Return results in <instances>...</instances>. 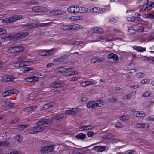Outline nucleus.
Returning a JSON list of instances; mask_svg holds the SVG:
<instances>
[{"mask_svg":"<svg viewBox=\"0 0 154 154\" xmlns=\"http://www.w3.org/2000/svg\"><path fill=\"white\" fill-rule=\"evenodd\" d=\"M93 32L94 33H100L102 32V30L98 27H95L93 28Z\"/></svg>","mask_w":154,"mask_h":154,"instance_id":"33","label":"nucleus"},{"mask_svg":"<svg viewBox=\"0 0 154 154\" xmlns=\"http://www.w3.org/2000/svg\"><path fill=\"white\" fill-rule=\"evenodd\" d=\"M15 47L16 53L21 52L24 49V48L21 46H16Z\"/></svg>","mask_w":154,"mask_h":154,"instance_id":"30","label":"nucleus"},{"mask_svg":"<svg viewBox=\"0 0 154 154\" xmlns=\"http://www.w3.org/2000/svg\"><path fill=\"white\" fill-rule=\"evenodd\" d=\"M11 95L14 94H17L18 92V91L16 89L11 90Z\"/></svg>","mask_w":154,"mask_h":154,"instance_id":"59","label":"nucleus"},{"mask_svg":"<svg viewBox=\"0 0 154 154\" xmlns=\"http://www.w3.org/2000/svg\"><path fill=\"white\" fill-rule=\"evenodd\" d=\"M61 29L62 30H70V25L62 26L61 27Z\"/></svg>","mask_w":154,"mask_h":154,"instance_id":"40","label":"nucleus"},{"mask_svg":"<svg viewBox=\"0 0 154 154\" xmlns=\"http://www.w3.org/2000/svg\"><path fill=\"white\" fill-rule=\"evenodd\" d=\"M15 48V46L12 47H10L7 49L6 51L10 54L16 53Z\"/></svg>","mask_w":154,"mask_h":154,"instance_id":"24","label":"nucleus"},{"mask_svg":"<svg viewBox=\"0 0 154 154\" xmlns=\"http://www.w3.org/2000/svg\"><path fill=\"white\" fill-rule=\"evenodd\" d=\"M133 48L139 52H143L146 50L145 48H143L141 46H134Z\"/></svg>","mask_w":154,"mask_h":154,"instance_id":"19","label":"nucleus"},{"mask_svg":"<svg viewBox=\"0 0 154 154\" xmlns=\"http://www.w3.org/2000/svg\"><path fill=\"white\" fill-rule=\"evenodd\" d=\"M54 146L51 145L42 147L40 151L42 153L49 152H52L54 149Z\"/></svg>","mask_w":154,"mask_h":154,"instance_id":"8","label":"nucleus"},{"mask_svg":"<svg viewBox=\"0 0 154 154\" xmlns=\"http://www.w3.org/2000/svg\"><path fill=\"white\" fill-rule=\"evenodd\" d=\"M9 144L8 142L6 141L0 142V146H7Z\"/></svg>","mask_w":154,"mask_h":154,"instance_id":"46","label":"nucleus"},{"mask_svg":"<svg viewBox=\"0 0 154 154\" xmlns=\"http://www.w3.org/2000/svg\"><path fill=\"white\" fill-rule=\"evenodd\" d=\"M149 82V80L148 79H144L142 80L141 81V83L143 84L148 83Z\"/></svg>","mask_w":154,"mask_h":154,"instance_id":"54","label":"nucleus"},{"mask_svg":"<svg viewBox=\"0 0 154 154\" xmlns=\"http://www.w3.org/2000/svg\"><path fill=\"white\" fill-rule=\"evenodd\" d=\"M75 74L74 70H69L67 72H65L64 75L65 77L70 76L74 75Z\"/></svg>","mask_w":154,"mask_h":154,"instance_id":"20","label":"nucleus"},{"mask_svg":"<svg viewBox=\"0 0 154 154\" xmlns=\"http://www.w3.org/2000/svg\"><path fill=\"white\" fill-rule=\"evenodd\" d=\"M23 16L21 15H14L8 18H5L3 20L2 22L3 23H11L15 22L16 21L21 19Z\"/></svg>","mask_w":154,"mask_h":154,"instance_id":"4","label":"nucleus"},{"mask_svg":"<svg viewBox=\"0 0 154 154\" xmlns=\"http://www.w3.org/2000/svg\"><path fill=\"white\" fill-rule=\"evenodd\" d=\"M17 140L20 143L22 140V137L20 135H18L16 137Z\"/></svg>","mask_w":154,"mask_h":154,"instance_id":"50","label":"nucleus"},{"mask_svg":"<svg viewBox=\"0 0 154 154\" xmlns=\"http://www.w3.org/2000/svg\"><path fill=\"white\" fill-rule=\"evenodd\" d=\"M11 90L6 91L2 93V96L4 97L10 96L11 95Z\"/></svg>","mask_w":154,"mask_h":154,"instance_id":"35","label":"nucleus"},{"mask_svg":"<svg viewBox=\"0 0 154 154\" xmlns=\"http://www.w3.org/2000/svg\"><path fill=\"white\" fill-rule=\"evenodd\" d=\"M135 91H133L131 92V93L128 94L126 96H123V97L124 99H129L132 96V94H134V95H135Z\"/></svg>","mask_w":154,"mask_h":154,"instance_id":"37","label":"nucleus"},{"mask_svg":"<svg viewBox=\"0 0 154 154\" xmlns=\"http://www.w3.org/2000/svg\"><path fill=\"white\" fill-rule=\"evenodd\" d=\"M86 85V86L90 85H91L94 84V83L92 81H86L85 82Z\"/></svg>","mask_w":154,"mask_h":154,"instance_id":"57","label":"nucleus"},{"mask_svg":"<svg viewBox=\"0 0 154 154\" xmlns=\"http://www.w3.org/2000/svg\"><path fill=\"white\" fill-rule=\"evenodd\" d=\"M147 126V125L145 123L137 124L136 125V127L138 128H146Z\"/></svg>","mask_w":154,"mask_h":154,"instance_id":"31","label":"nucleus"},{"mask_svg":"<svg viewBox=\"0 0 154 154\" xmlns=\"http://www.w3.org/2000/svg\"><path fill=\"white\" fill-rule=\"evenodd\" d=\"M26 28L27 29H32L36 27V23H33L28 25H24V28Z\"/></svg>","mask_w":154,"mask_h":154,"instance_id":"17","label":"nucleus"},{"mask_svg":"<svg viewBox=\"0 0 154 154\" xmlns=\"http://www.w3.org/2000/svg\"><path fill=\"white\" fill-rule=\"evenodd\" d=\"M13 66L15 67H23L24 66L23 61L14 63L13 64Z\"/></svg>","mask_w":154,"mask_h":154,"instance_id":"25","label":"nucleus"},{"mask_svg":"<svg viewBox=\"0 0 154 154\" xmlns=\"http://www.w3.org/2000/svg\"><path fill=\"white\" fill-rule=\"evenodd\" d=\"M15 77L12 76H5L4 77L3 80L5 81H12L15 79Z\"/></svg>","mask_w":154,"mask_h":154,"instance_id":"22","label":"nucleus"},{"mask_svg":"<svg viewBox=\"0 0 154 154\" xmlns=\"http://www.w3.org/2000/svg\"><path fill=\"white\" fill-rule=\"evenodd\" d=\"M45 128L43 126L37 125L36 126L30 127L27 131L29 134H35L42 131Z\"/></svg>","mask_w":154,"mask_h":154,"instance_id":"3","label":"nucleus"},{"mask_svg":"<svg viewBox=\"0 0 154 154\" xmlns=\"http://www.w3.org/2000/svg\"><path fill=\"white\" fill-rule=\"evenodd\" d=\"M61 84V83L59 82H55L54 83H52L51 85V87L53 88H57L60 87Z\"/></svg>","mask_w":154,"mask_h":154,"instance_id":"41","label":"nucleus"},{"mask_svg":"<svg viewBox=\"0 0 154 154\" xmlns=\"http://www.w3.org/2000/svg\"><path fill=\"white\" fill-rule=\"evenodd\" d=\"M33 69V68H30L29 67H25L23 68L22 69V71L23 73L26 72L30 70Z\"/></svg>","mask_w":154,"mask_h":154,"instance_id":"38","label":"nucleus"},{"mask_svg":"<svg viewBox=\"0 0 154 154\" xmlns=\"http://www.w3.org/2000/svg\"><path fill=\"white\" fill-rule=\"evenodd\" d=\"M32 11L35 12H42L46 11L47 8L42 6H37L32 8Z\"/></svg>","mask_w":154,"mask_h":154,"instance_id":"12","label":"nucleus"},{"mask_svg":"<svg viewBox=\"0 0 154 154\" xmlns=\"http://www.w3.org/2000/svg\"><path fill=\"white\" fill-rule=\"evenodd\" d=\"M130 87L131 88L134 89H137L139 88V86L138 85H131Z\"/></svg>","mask_w":154,"mask_h":154,"instance_id":"62","label":"nucleus"},{"mask_svg":"<svg viewBox=\"0 0 154 154\" xmlns=\"http://www.w3.org/2000/svg\"><path fill=\"white\" fill-rule=\"evenodd\" d=\"M28 35V33L27 32L19 33L12 35L10 37V39L14 41L17 40L20 38H22Z\"/></svg>","mask_w":154,"mask_h":154,"instance_id":"5","label":"nucleus"},{"mask_svg":"<svg viewBox=\"0 0 154 154\" xmlns=\"http://www.w3.org/2000/svg\"><path fill=\"white\" fill-rule=\"evenodd\" d=\"M129 118V116L125 115L120 116L119 119L120 120L122 121H126L127 120H128Z\"/></svg>","mask_w":154,"mask_h":154,"instance_id":"34","label":"nucleus"},{"mask_svg":"<svg viewBox=\"0 0 154 154\" xmlns=\"http://www.w3.org/2000/svg\"><path fill=\"white\" fill-rule=\"evenodd\" d=\"M103 103L101 100H97L96 101H91L88 102L87 105L88 108L94 109L96 107H101Z\"/></svg>","mask_w":154,"mask_h":154,"instance_id":"2","label":"nucleus"},{"mask_svg":"<svg viewBox=\"0 0 154 154\" xmlns=\"http://www.w3.org/2000/svg\"><path fill=\"white\" fill-rule=\"evenodd\" d=\"M28 126L29 125L27 124L19 125L17 126V129L20 131H21L28 127Z\"/></svg>","mask_w":154,"mask_h":154,"instance_id":"28","label":"nucleus"},{"mask_svg":"<svg viewBox=\"0 0 154 154\" xmlns=\"http://www.w3.org/2000/svg\"><path fill=\"white\" fill-rule=\"evenodd\" d=\"M49 13L52 15H62L64 14V12L61 10H58L51 11Z\"/></svg>","mask_w":154,"mask_h":154,"instance_id":"14","label":"nucleus"},{"mask_svg":"<svg viewBox=\"0 0 154 154\" xmlns=\"http://www.w3.org/2000/svg\"><path fill=\"white\" fill-rule=\"evenodd\" d=\"M67 11L71 13H84L87 11V9L84 7L79 6H72L67 8Z\"/></svg>","mask_w":154,"mask_h":154,"instance_id":"1","label":"nucleus"},{"mask_svg":"<svg viewBox=\"0 0 154 154\" xmlns=\"http://www.w3.org/2000/svg\"><path fill=\"white\" fill-rule=\"evenodd\" d=\"M36 106H33L26 107L25 109L24 110L27 112H29L33 110L34 108H36Z\"/></svg>","mask_w":154,"mask_h":154,"instance_id":"43","label":"nucleus"},{"mask_svg":"<svg viewBox=\"0 0 154 154\" xmlns=\"http://www.w3.org/2000/svg\"><path fill=\"white\" fill-rule=\"evenodd\" d=\"M78 109L77 108H72L69 109L68 110L66 111L65 112V115H75L77 113Z\"/></svg>","mask_w":154,"mask_h":154,"instance_id":"10","label":"nucleus"},{"mask_svg":"<svg viewBox=\"0 0 154 154\" xmlns=\"http://www.w3.org/2000/svg\"><path fill=\"white\" fill-rule=\"evenodd\" d=\"M23 63L24 66H29L31 64V63L29 61H23Z\"/></svg>","mask_w":154,"mask_h":154,"instance_id":"60","label":"nucleus"},{"mask_svg":"<svg viewBox=\"0 0 154 154\" xmlns=\"http://www.w3.org/2000/svg\"><path fill=\"white\" fill-rule=\"evenodd\" d=\"M154 7V2H147V5L145 8L144 11H148L150 10Z\"/></svg>","mask_w":154,"mask_h":154,"instance_id":"13","label":"nucleus"},{"mask_svg":"<svg viewBox=\"0 0 154 154\" xmlns=\"http://www.w3.org/2000/svg\"><path fill=\"white\" fill-rule=\"evenodd\" d=\"M108 58L109 59L112 58L114 60H117L118 58L117 55L113 53L110 54L108 55Z\"/></svg>","mask_w":154,"mask_h":154,"instance_id":"21","label":"nucleus"},{"mask_svg":"<svg viewBox=\"0 0 154 154\" xmlns=\"http://www.w3.org/2000/svg\"><path fill=\"white\" fill-rule=\"evenodd\" d=\"M52 122L51 118L44 119L38 121L36 123L37 125L43 126V125L47 124Z\"/></svg>","mask_w":154,"mask_h":154,"instance_id":"9","label":"nucleus"},{"mask_svg":"<svg viewBox=\"0 0 154 154\" xmlns=\"http://www.w3.org/2000/svg\"><path fill=\"white\" fill-rule=\"evenodd\" d=\"M128 32L132 34H134L136 32V30L134 29L133 27H129L128 28Z\"/></svg>","mask_w":154,"mask_h":154,"instance_id":"42","label":"nucleus"},{"mask_svg":"<svg viewBox=\"0 0 154 154\" xmlns=\"http://www.w3.org/2000/svg\"><path fill=\"white\" fill-rule=\"evenodd\" d=\"M68 70V69L64 68L63 67H61L56 69V70L58 72H63L67 71Z\"/></svg>","mask_w":154,"mask_h":154,"instance_id":"36","label":"nucleus"},{"mask_svg":"<svg viewBox=\"0 0 154 154\" xmlns=\"http://www.w3.org/2000/svg\"><path fill=\"white\" fill-rule=\"evenodd\" d=\"M94 149L97 152H102L106 149V148L104 146H96L94 147Z\"/></svg>","mask_w":154,"mask_h":154,"instance_id":"18","label":"nucleus"},{"mask_svg":"<svg viewBox=\"0 0 154 154\" xmlns=\"http://www.w3.org/2000/svg\"><path fill=\"white\" fill-rule=\"evenodd\" d=\"M86 135L82 133L78 134L75 136L76 138L78 139L83 140L85 138Z\"/></svg>","mask_w":154,"mask_h":154,"instance_id":"26","label":"nucleus"},{"mask_svg":"<svg viewBox=\"0 0 154 154\" xmlns=\"http://www.w3.org/2000/svg\"><path fill=\"white\" fill-rule=\"evenodd\" d=\"M134 115L137 117H142L145 116V114L143 112L137 111L134 114Z\"/></svg>","mask_w":154,"mask_h":154,"instance_id":"23","label":"nucleus"},{"mask_svg":"<svg viewBox=\"0 0 154 154\" xmlns=\"http://www.w3.org/2000/svg\"><path fill=\"white\" fill-rule=\"evenodd\" d=\"M95 127L90 125H83L77 128V130L78 131H85L90 130L93 129Z\"/></svg>","mask_w":154,"mask_h":154,"instance_id":"6","label":"nucleus"},{"mask_svg":"<svg viewBox=\"0 0 154 154\" xmlns=\"http://www.w3.org/2000/svg\"><path fill=\"white\" fill-rule=\"evenodd\" d=\"M19 120V119L18 118H16L13 120L11 121L10 123L11 124H15L18 122Z\"/></svg>","mask_w":154,"mask_h":154,"instance_id":"52","label":"nucleus"},{"mask_svg":"<svg viewBox=\"0 0 154 154\" xmlns=\"http://www.w3.org/2000/svg\"><path fill=\"white\" fill-rule=\"evenodd\" d=\"M54 49L45 50L40 51L38 54L39 56H49L52 55L54 53Z\"/></svg>","mask_w":154,"mask_h":154,"instance_id":"7","label":"nucleus"},{"mask_svg":"<svg viewBox=\"0 0 154 154\" xmlns=\"http://www.w3.org/2000/svg\"><path fill=\"white\" fill-rule=\"evenodd\" d=\"M55 103L54 102H51L44 105L43 106V109L44 110L53 107L55 106Z\"/></svg>","mask_w":154,"mask_h":154,"instance_id":"16","label":"nucleus"},{"mask_svg":"<svg viewBox=\"0 0 154 154\" xmlns=\"http://www.w3.org/2000/svg\"><path fill=\"white\" fill-rule=\"evenodd\" d=\"M78 79H79L78 77H74L70 78V81H75L77 80Z\"/></svg>","mask_w":154,"mask_h":154,"instance_id":"58","label":"nucleus"},{"mask_svg":"<svg viewBox=\"0 0 154 154\" xmlns=\"http://www.w3.org/2000/svg\"><path fill=\"white\" fill-rule=\"evenodd\" d=\"M108 101L110 103H113L117 101V99L116 98H110L108 99Z\"/></svg>","mask_w":154,"mask_h":154,"instance_id":"44","label":"nucleus"},{"mask_svg":"<svg viewBox=\"0 0 154 154\" xmlns=\"http://www.w3.org/2000/svg\"><path fill=\"white\" fill-rule=\"evenodd\" d=\"M145 18L152 19L153 14H148L144 15Z\"/></svg>","mask_w":154,"mask_h":154,"instance_id":"53","label":"nucleus"},{"mask_svg":"<svg viewBox=\"0 0 154 154\" xmlns=\"http://www.w3.org/2000/svg\"><path fill=\"white\" fill-rule=\"evenodd\" d=\"M114 138V136L112 134H108L104 135L103 137V138L104 139H112Z\"/></svg>","mask_w":154,"mask_h":154,"instance_id":"32","label":"nucleus"},{"mask_svg":"<svg viewBox=\"0 0 154 154\" xmlns=\"http://www.w3.org/2000/svg\"><path fill=\"white\" fill-rule=\"evenodd\" d=\"M142 59L143 60H149V58L146 56H144L142 57Z\"/></svg>","mask_w":154,"mask_h":154,"instance_id":"64","label":"nucleus"},{"mask_svg":"<svg viewBox=\"0 0 154 154\" xmlns=\"http://www.w3.org/2000/svg\"><path fill=\"white\" fill-rule=\"evenodd\" d=\"M90 12L92 13H99L100 12V9L98 7H94L90 10Z\"/></svg>","mask_w":154,"mask_h":154,"instance_id":"27","label":"nucleus"},{"mask_svg":"<svg viewBox=\"0 0 154 154\" xmlns=\"http://www.w3.org/2000/svg\"><path fill=\"white\" fill-rule=\"evenodd\" d=\"M64 116V114H61L59 115H56L53 116L51 118L52 122H54L56 121L59 120V119L63 118Z\"/></svg>","mask_w":154,"mask_h":154,"instance_id":"15","label":"nucleus"},{"mask_svg":"<svg viewBox=\"0 0 154 154\" xmlns=\"http://www.w3.org/2000/svg\"><path fill=\"white\" fill-rule=\"evenodd\" d=\"M7 32L6 30L3 28L0 29V35L5 34Z\"/></svg>","mask_w":154,"mask_h":154,"instance_id":"51","label":"nucleus"},{"mask_svg":"<svg viewBox=\"0 0 154 154\" xmlns=\"http://www.w3.org/2000/svg\"><path fill=\"white\" fill-rule=\"evenodd\" d=\"M36 27H44L48 25L47 23H36Z\"/></svg>","mask_w":154,"mask_h":154,"instance_id":"39","label":"nucleus"},{"mask_svg":"<svg viewBox=\"0 0 154 154\" xmlns=\"http://www.w3.org/2000/svg\"><path fill=\"white\" fill-rule=\"evenodd\" d=\"M72 19L74 20H78L81 19L82 18V17L79 16H75L72 17Z\"/></svg>","mask_w":154,"mask_h":154,"instance_id":"55","label":"nucleus"},{"mask_svg":"<svg viewBox=\"0 0 154 154\" xmlns=\"http://www.w3.org/2000/svg\"><path fill=\"white\" fill-rule=\"evenodd\" d=\"M81 26L78 24H74L70 25V30H77L80 28Z\"/></svg>","mask_w":154,"mask_h":154,"instance_id":"29","label":"nucleus"},{"mask_svg":"<svg viewBox=\"0 0 154 154\" xmlns=\"http://www.w3.org/2000/svg\"><path fill=\"white\" fill-rule=\"evenodd\" d=\"M97 62L100 63L102 62L104 60V59L103 58H96Z\"/></svg>","mask_w":154,"mask_h":154,"instance_id":"56","label":"nucleus"},{"mask_svg":"<svg viewBox=\"0 0 154 154\" xmlns=\"http://www.w3.org/2000/svg\"><path fill=\"white\" fill-rule=\"evenodd\" d=\"M151 94V93L149 91H147L144 93L142 94V96L143 97H147Z\"/></svg>","mask_w":154,"mask_h":154,"instance_id":"45","label":"nucleus"},{"mask_svg":"<svg viewBox=\"0 0 154 154\" xmlns=\"http://www.w3.org/2000/svg\"><path fill=\"white\" fill-rule=\"evenodd\" d=\"M145 75L143 73H138L136 75V76L138 78H143Z\"/></svg>","mask_w":154,"mask_h":154,"instance_id":"47","label":"nucleus"},{"mask_svg":"<svg viewBox=\"0 0 154 154\" xmlns=\"http://www.w3.org/2000/svg\"><path fill=\"white\" fill-rule=\"evenodd\" d=\"M39 80L38 77L35 76L27 77L25 79V80L26 82H35Z\"/></svg>","mask_w":154,"mask_h":154,"instance_id":"11","label":"nucleus"},{"mask_svg":"<svg viewBox=\"0 0 154 154\" xmlns=\"http://www.w3.org/2000/svg\"><path fill=\"white\" fill-rule=\"evenodd\" d=\"M137 31L140 32H143L144 31V27L142 26H140L138 29H137Z\"/></svg>","mask_w":154,"mask_h":154,"instance_id":"49","label":"nucleus"},{"mask_svg":"<svg viewBox=\"0 0 154 154\" xmlns=\"http://www.w3.org/2000/svg\"><path fill=\"white\" fill-rule=\"evenodd\" d=\"M87 135L88 137H91L94 135V133L93 131H89L87 132Z\"/></svg>","mask_w":154,"mask_h":154,"instance_id":"48","label":"nucleus"},{"mask_svg":"<svg viewBox=\"0 0 154 154\" xmlns=\"http://www.w3.org/2000/svg\"><path fill=\"white\" fill-rule=\"evenodd\" d=\"M125 154H134V151L132 150H129L126 152Z\"/></svg>","mask_w":154,"mask_h":154,"instance_id":"61","label":"nucleus"},{"mask_svg":"<svg viewBox=\"0 0 154 154\" xmlns=\"http://www.w3.org/2000/svg\"><path fill=\"white\" fill-rule=\"evenodd\" d=\"M81 100L82 102H85L88 101V99L86 97H83L82 98Z\"/></svg>","mask_w":154,"mask_h":154,"instance_id":"63","label":"nucleus"}]
</instances>
